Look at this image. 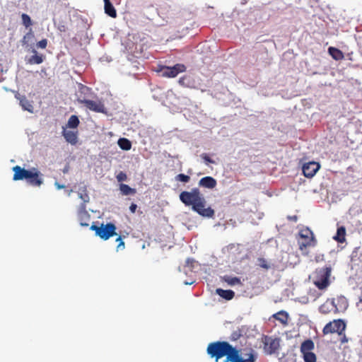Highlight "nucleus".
I'll list each match as a JSON object with an SVG mask.
<instances>
[{
	"instance_id": "nucleus-1",
	"label": "nucleus",
	"mask_w": 362,
	"mask_h": 362,
	"mask_svg": "<svg viewBox=\"0 0 362 362\" xmlns=\"http://www.w3.org/2000/svg\"><path fill=\"white\" fill-rule=\"evenodd\" d=\"M243 344L240 340L242 347L233 346L228 341H215L210 343L207 346V354L211 358H214L216 362L226 356L224 362H257V353L250 343Z\"/></svg>"
},
{
	"instance_id": "nucleus-9",
	"label": "nucleus",
	"mask_w": 362,
	"mask_h": 362,
	"mask_svg": "<svg viewBox=\"0 0 362 362\" xmlns=\"http://www.w3.org/2000/svg\"><path fill=\"white\" fill-rule=\"evenodd\" d=\"M346 326L343 320H334L324 327L322 332L324 334L337 333L339 335H341L346 329Z\"/></svg>"
},
{
	"instance_id": "nucleus-8",
	"label": "nucleus",
	"mask_w": 362,
	"mask_h": 362,
	"mask_svg": "<svg viewBox=\"0 0 362 362\" xmlns=\"http://www.w3.org/2000/svg\"><path fill=\"white\" fill-rule=\"evenodd\" d=\"M187 68L183 64H176L173 66H163L160 68V76L165 78H175L179 74L183 73Z\"/></svg>"
},
{
	"instance_id": "nucleus-37",
	"label": "nucleus",
	"mask_w": 362,
	"mask_h": 362,
	"mask_svg": "<svg viewBox=\"0 0 362 362\" xmlns=\"http://www.w3.org/2000/svg\"><path fill=\"white\" fill-rule=\"evenodd\" d=\"M118 182H123L127 179V174L122 171H120L116 176Z\"/></svg>"
},
{
	"instance_id": "nucleus-6",
	"label": "nucleus",
	"mask_w": 362,
	"mask_h": 362,
	"mask_svg": "<svg viewBox=\"0 0 362 362\" xmlns=\"http://www.w3.org/2000/svg\"><path fill=\"white\" fill-rule=\"evenodd\" d=\"M263 349L265 354L272 355L277 352L280 347V339L263 335L262 338Z\"/></svg>"
},
{
	"instance_id": "nucleus-46",
	"label": "nucleus",
	"mask_w": 362,
	"mask_h": 362,
	"mask_svg": "<svg viewBox=\"0 0 362 362\" xmlns=\"http://www.w3.org/2000/svg\"><path fill=\"white\" fill-rule=\"evenodd\" d=\"M82 89H83V90H89V88H88V87H86V86H83V87L82 88Z\"/></svg>"
},
{
	"instance_id": "nucleus-24",
	"label": "nucleus",
	"mask_w": 362,
	"mask_h": 362,
	"mask_svg": "<svg viewBox=\"0 0 362 362\" xmlns=\"http://www.w3.org/2000/svg\"><path fill=\"white\" fill-rule=\"evenodd\" d=\"M33 52L35 54L28 59V63L30 64H40L44 61V56L42 54H37L36 50H33Z\"/></svg>"
},
{
	"instance_id": "nucleus-15",
	"label": "nucleus",
	"mask_w": 362,
	"mask_h": 362,
	"mask_svg": "<svg viewBox=\"0 0 362 362\" xmlns=\"http://www.w3.org/2000/svg\"><path fill=\"white\" fill-rule=\"evenodd\" d=\"M78 197L82 200L81 209H86V204L90 202V197L86 185L81 187L78 191Z\"/></svg>"
},
{
	"instance_id": "nucleus-35",
	"label": "nucleus",
	"mask_w": 362,
	"mask_h": 362,
	"mask_svg": "<svg viewBox=\"0 0 362 362\" xmlns=\"http://www.w3.org/2000/svg\"><path fill=\"white\" fill-rule=\"evenodd\" d=\"M175 180L177 181L182 182H188L190 180V177L189 175H186L185 174H178L175 177Z\"/></svg>"
},
{
	"instance_id": "nucleus-18",
	"label": "nucleus",
	"mask_w": 362,
	"mask_h": 362,
	"mask_svg": "<svg viewBox=\"0 0 362 362\" xmlns=\"http://www.w3.org/2000/svg\"><path fill=\"white\" fill-rule=\"evenodd\" d=\"M78 221L81 226H88L90 220V214L86 211V209H81L78 214Z\"/></svg>"
},
{
	"instance_id": "nucleus-11",
	"label": "nucleus",
	"mask_w": 362,
	"mask_h": 362,
	"mask_svg": "<svg viewBox=\"0 0 362 362\" xmlns=\"http://www.w3.org/2000/svg\"><path fill=\"white\" fill-rule=\"evenodd\" d=\"M78 101L79 103L83 104L87 109L95 112H105V107L103 103L100 100H91L86 98H78Z\"/></svg>"
},
{
	"instance_id": "nucleus-22",
	"label": "nucleus",
	"mask_w": 362,
	"mask_h": 362,
	"mask_svg": "<svg viewBox=\"0 0 362 362\" xmlns=\"http://www.w3.org/2000/svg\"><path fill=\"white\" fill-rule=\"evenodd\" d=\"M273 317L279 321L284 325H288V314L284 310H281L273 315Z\"/></svg>"
},
{
	"instance_id": "nucleus-19",
	"label": "nucleus",
	"mask_w": 362,
	"mask_h": 362,
	"mask_svg": "<svg viewBox=\"0 0 362 362\" xmlns=\"http://www.w3.org/2000/svg\"><path fill=\"white\" fill-rule=\"evenodd\" d=\"M20 100V105L24 110H27L29 112L33 113L34 110L33 105L30 101H29L25 96H21L18 98Z\"/></svg>"
},
{
	"instance_id": "nucleus-42",
	"label": "nucleus",
	"mask_w": 362,
	"mask_h": 362,
	"mask_svg": "<svg viewBox=\"0 0 362 362\" xmlns=\"http://www.w3.org/2000/svg\"><path fill=\"white\" fill-rule=\"evenodd\" d=\"M54 185H55V187H56V188H57V189H64V188L65 187V185H61V184H59V182H56L54 183Z\"/></svg>"
},
{
	"instance_id": "nucleus-26",
	"label": "nucleus",
	"mask_w": 362,
	"mask_h": 362,
	"mask_svg": "<svg viewBox=\"0 0 362 362\" xmlns=\"http://www.w3.org/2000/svg\"><path fill=\"white\" fill-rule=\"evenodd\" d=\"M334 239L338 243H343L346 240V228L344 226H341L337 228V234L334 237Z\"/></svg>"
},
{
	"instance_id": "nucleus-17",
	"label": "nucleus",
	"mask_w": 362,
	"mask_h": 362,
	"mask_svg": "<svg viewBox=\"0 0 362 362\" xmlns=\"http://www.w3.org/2000/svg\"><path fill=\"white\" fill-rule=\"evenodd\" d=\"M62 134L66 139V141L70 143L72 145H74L77 143L78 136L77 132L69 131L64 129Z\"/></svg>"
},
{
	"instance_id": "nucleus-40",
	"label": "nucleus",
	"mask_w": 362,
	"mask_h": 362,
	"mask_svg": "<svg viewBox=\"0 0 362 362\" xmlns=\"http://www.w3.org/2000/svg\"><path fill=\"white\" fill-rule=\"evenodd\" d=\"M47 45V39H42V40L39 41L37 43V46L39 48L41 49H45Z\"/></svg>"
},
{
	"instance_id": "nucleus-12",
	"label": "nucleus",
	"mask_w": 362,
	"mask_h": 362,
	"mask_svg": "<svg viewBox=\"0 0 362 362\" xmlns=\"http://www.w3.org/2000/svg\"><path fill=\"white\" fill-rule=\"evenodd\" d=\"M335 314L344 313L349 306L348 300L344 296H338L332 298Z\"/></svg>"
},
{
	"instance_id": "nucleus-20",
	"label": "nucleus",
	"mask_w": 362,
	"mask_h": 362,
	"mask_svg": "<svg viewBox=\"0 0 362 362\" xmlns=\"http://www.w3.org/2000/svg\"><path fill=\"white\" fill-rule=\"evenodd\" d=\"M246 329L245 327L242 326L241 327H238L237 329L234 330L230 337V340L231 341H236L241 339L243 334L245 333Z\"/></svg>"
},
{
	"instance_id": "nucleus-27",
	"label": "nucleus",
	"mask_w": 362,
	"mask_h": 362,
	"mask_svg": "<svg viewBox=\"0 0 362 362\" xmlns=\"http://www.w3.org/2000/svg\"><path fill=\"white\" fill-rule=\"evenodd\" d=\"M216 293L221 297L228 300L233 299L235 296V293L232 290H223L221 288H218L216 290Z\"/></svg>"
},
{
	"instance_id": "nucleus-10",
	"label": "nucleus",
	"mask_w": 362,
	"mask_h": 362,
	"mask_svg": "<svg viewBox=\"0 0 362 362\" xmlns=\"http://www.w3.org/2000/svg\"><path fill=\"white\" fill-rule=\"evenodd\" d=\"M206 202L205 198L202 195L199 201H197L194 204H193L192 209L193 211H196L199 215L211 218L214 215V210L211 207H206Z\"/></svg>"
},
{
	"instance_id": "nucleus-36",
	"label": "nucleus",
	"mask_w": 362,
	"mask_h": 362,
	"mask_svg": "<svg viewBox=\"0 0 362 362\" xmlns=\"http://www.w3.org/2000/svg\"><path fill=\"white\" fill-rule=\"evenodd\" d=\"M116 242L118 243L117 246V250H122L124 249V247H125L124 242L122 240V238L121 235H119L117 238Z\"/></svg>"
},
{
	"instance_id": "nucleus-39",
	"label": "nucleus",
	"mask_w": 362,
	"mask_h": 362,
	"mask_svg": "<svg viewBox=\"0 0 362 362\" xmlns=\"http://www.w3.org/2000/svg\"><path fill=\"white\" fill-rule=\"evenodd\" d=\"M189 80V77L187 76H182L180 78L178 83L182 86H189V84L187 83V81Z\"/></svg>"
},
{
	"instance_id": "nucleus-32",
	"label": "nucleus",
	"mask_w": 362,
	"mask_h": 362,
	"mask_svg": "<svg viewBox=\"0 0 362 362\" xmlns=\"http://www.w3.org/2000/svg\"><path fill=\"white\" fill-rule=\"evenodd\" d=\"M80 122L76 115H71L67 122L66 127L69 128L76 129L78 126Z\"/></svg>"
},
{
	"instance_id": "nucleus-23",
	"label": "nucleus",
	"mask_w": 362,
	"mask_h": 362,
	"mask_svg": "<svg viewBox=\"0 0 362 362\" xmlns=\"http://www.w3.org/2000/svg\"><path fill=\"white\" fill-rule=\"evenodd\" d=\"M328 52L334 59L337 61L341 60L344 57V53L340 49L334 47H329Z\"/></svg>"
},
{
	"instance_id": "nucleus-25",
	"label": "nucleus",
	"mask_w": 362,
	"mask_h": 362,
	"mask_svg": "<svg viewBox=\"0 0 362 362\" xmlns=\"http://www.w3.org/2000/svg\"><path fill=\"white\" fill-rule=\"evenodd\" d=\"M314 342L311 339L304 341L300 346V352L302 354L308 352H311L314 349Z\"/></svg>"
},
{
	"instance_id": "nucleus-41",
	"label": "nucleus",
	"mask_w": 362,
	"mask_h": 362,
	"mask_svg": "<svg viewBox=\"0 0 362 362\" xmlns=\"http://www.w3.org/2000/svg\"><path fill=\"white\" fill-rule=\"evenodd\" d=\"M137 208V205L134 203H132L129 206V210L132 214H134Z\"/></svg>"
},
{
	"instance_id": "nucleus-2",
	"label": "nucleus",
	"mask_w": 362,
	"mask_h": 362,
	"mask_svg": "<svg viewBox=\"0 0 362 362\" xmlns=\"http://www.w3.org/2000/svg\"><path fill=\"white\" fill-rule=\"evenodd\" d=\"M12 170L14 173L13 180L15 181L25 180L28 185L33 187H40L43 183V175L35 168L26 170L16 165Z\"/></svg>"
},
{
	"instance_id": "nucleus-7",
	"label": "nucleus",
	"mask_w": 362,
	"mask_h": 362,
	"mask_svg": "<svg viewBox=\"0 0 362 362\" xmlns=\"http://www.w3.org/2000/svg\"><path fill=\"white\" fill-rule=\"evenodd\" d=\"M202 194L198 188H193L190 192L183 191L180 194V201L186 206H193Z\"/></svg>"
},
{
	"instance_id": "nucleus-44",
	"label": "nucleus",
	"mask_w": 362,
	"mask_h": 362,
	"mask_svg": "<svg viewBox=\"0 0 362 362\" xmlns=\"http://www.w3.org/2000/svg\"><path fill=\"white\" fill-rule=\"evenodd\" d=\"M323 260V255H317L315 257V261L317 262H319L320 261H322Z\"/></svg>"
},
{
	"instance_id": "nucleus-16",
	"label": "nucleus",
	"mask_w": 362,
	"mask_h": 362,
	"mask_svg": "<svg viewBox=\"0 0 362 362\" xmlns=\"http://www.w3.org/2000/svg\"><path fill=\"white\" fill-rule=\"evenodd\" d=\"M332 298H328L323 304H322L319 308L320 312L322 314L334 313L335 310L333 305Z\"/></svg>"
},
{
	"instance_id": "nucleus-31",
	"label": "nucleus",
	"mask_w": 362,
	"mask_h": 362,
	"mask_svg": "<svg viewBox=\"0 0 362 362\" xmlns=\"http://www.w3.org/2000/svg\"><path fill=\"white\" fill-rule=\"evenodd\" d=\"M119 189L123 195L134 194L136 191L126 184H120Z\"/></svg>"
},
{
	"instance_id": "nucleus-14",
	"label": "nucleus",
	"mask_w": 362,
	"mask_h": 362,
	"mask_svg": "<svg viewBox=\"0 0 362 362\" xmlns=\"http://www.w3.org/2000/svg\"><path fill=\"white\" fill-rule=\"evenodd\" d=\"M216 185L217 182L216 179L211 176L202 177L199 182V185L200 187L207 189H214L216 186Z\"/></svg>"
},
{
	"instance_id": "nucleus-3",
	"label": "nucleus",
	"mask_w": 362,
	"mask_h": 362,
	"mask_svg": "<svg viewBox=\"0 0 362 362\" xmlns=\"http://www.w3.org/2000/svg\"><path fill=\"white\" fill-rule=\"evenodd\" d=\"M332 269L329 264L322 268H317L313 272V281L319 290H325L330 285L329 277Z\"/></svg>"
},
{
	"instance_id": "nucleus-30",
	"label": "nucleus",
	"mask_w": 362,
	"mask_h": 362,
	"mask_svg": "<svg viewBox=\"0 0 362 362\" xmlns=\"http://www.w3.org/2000/svg\"><path fill=\"white\" fill-rule=\"evenodd\" d=\"M119 148L124 151H129L132 148L131 141L126 138H120L117 141Z\"/></svg>"
},
{
	"instance_id": "nucleus-33",
	"label": "nucleus",
	"mask_w": 362,
	"mask_h": 362,
	"mask_svg": "<svg viewBox=\"0 0 362 362\" xmlns=\"http://www.w3.org/2000/svg\"><path fill=\"white\" fill-rule=\"evenodd\" d=\"M305 362H316V356L313 352H308L303 354Z\"/></svg>"
},
{
	"instance_id": "nucleus-4",
	"label": "nucleus",
	"mask_w": 362,
	"mask_h": 362,
	"mask_svg": "<svg viewBox=\"0 0 362 362\" xmlns=\"http://www.w3.org/2000/svg\"><path fill=\"white\" fill-rule=\"evenodd\" d=\"M90 229L95 231V235L103 240H107L113 236L117 235V227L115 223L111 222L105 224L103 223L100 226L93 224Z\"/></svg>"
},
{
	"instance_id": "nucleus-45",
	"label": "nucleus",
	"mask_w": 362,
	"mask_h": 362,
	"mask_svg": "<svg viewBox=\"0 0 362 362\" xmlns=\"http://www.w3.org/2000/svg\"><path fill=\"white\" fill-rule=\"evenodd\" d=\"M341 344H345L348 342V338L346 337L345 334H344L343 337L341 339Z\"/></svg>"
},
{
	"instance_id": "nucleus-34",
	"label": "nucleus",
	"mask_w": 362,
	"mask_h": 362,
	"mask_svg": "<svg viewBox=\"0 0 362 362\" xmlns=\"http://www.w3.org/2000/svg\"><path fill=\"white\" fill-rule=\"evenodd\" d=\"M21 18H22V23L23 24V25L25 27L28 28L30 25H32L33 23H32L31 18L28 14L23 13L21 15Z\"/></svg>"
},
{
	"instance_id": "nucleus-28",
	"label": "nucleus",
	"mask_w": 362,
	"mask_h": 362,
	"mask_svg": "<svg viewBox=\"0 0 362 362\" xmlns=\"http://www.w3.org/2000/svg\"><path fill=\"white\" fill-rule=\"evenodd\" d=\"M257 265L264 269V270H269L274 267V264H271L267 259L264 257H259L257 259Z\"/></svg>"
},
{
	"instance_id": "nucleus-29",
	"label": "nucleus",
	"mask_w": 362,
	"mask_h": 362,
	"mask_svg": "<svg viewBox=\"0 0 362 362\" xmlns=\"http://www.w3.org/2000/svg\"><path fill=\"white\" fill-rule=\"evenodd\" d=\"M223 279L225 282L230 286L242 285L240 279L236 276H230L226 275L223 277Z\"/></svg>"
},
{
	"instance_id": "nucleus-13",
	"label": "nucleus",
	"mask_w": 362,
	"mask_h": 362,
	"mask_svg": "<svg viewBox=\"0 0 362 362\" xmlns=\"http://www.w3.org/2000/svg\"><path fill=\"white\" fill-rule=\"evenodd\" d=\"M320 168V165L317 162L310 161L303 165L302 170L305 177H313Z\"/></svg>"
},
{
	"instance_id": "nucleus-43",
	"label": "nucleus",
	"mask_w": 362,
	"mask_h": 362,
	"mask_svg": "<svg viewBox=\"0 0 362 362\" xmlns=\"http://www.w3.org/2000/svg\"><path fill=\"white\" fill-rule=\"evenodd\" d=\"M288 219L290 220V221L296 222L297 220H298V217L296 215H294V216H288Z\"/></svg>"
},
{
	"instance_id": "nucleus-47",
	"label": "nucleus",
	"mask_w": 362,
	"mask_h": 362,
	"mask_svg": "<svg viewBox=\"0 0 362 362\" xmlns=\"http://www.w3.org/2000/svg\"><path fill=\"white\" fill-rule=\"evenodd\" d=\"M67 172H68V168H64V169L63 170V173H67Z\"/></svg>"
},
{
	"instance_id": "nucleus-38",
	"label": "nucleus",
	"mask_w": 362,
	"mask_h": 362,
	"mask_svg": "<svg viewBox=\"0 0 362 362\" xmlns=\"http://www.w3.org/2000/svg\"><path fill=\"white\" fill-rule=\"evenodd\" d=\"M201 158L204 160V162L208 164V163H215V161L214 160H212L208 154L206 153H202L201 155Z\"/></svg>"
},
{
	"instance_id": "nucleus-21",
	"label": "nucleus",
	"mask_w": 362,
	"mask_h": 362,
	"mask_svg": "<svg viewBox=\"0 0 362 362\" xmlns=\"http://www.w3.org/2000/svg\"><path fill=\"white\" fill-rule=\"evenodd\" d=\"M105 4V12L112 18L117 17V11L110 0H103Z\"/></svg>"
},
{
	"instance_id": "nucleus-5",
	"label": "nucleus",
	"mask_w": 362,
	"mask_h": 362,
	"mask_svg": "<svg viewBox=\"0 0 362 362\" xmlns=\"http://www.w3.org/2000/svg\"><path fill=\"white\" fill-rule=\"evenodd\" d=\"M299 236L303 240L302 241L298 240L300 250L303 251L308 247H315L316 245L317 241L313 231L310 228L301 229L299 232Z\"/></svg>"
}]
</instances>
